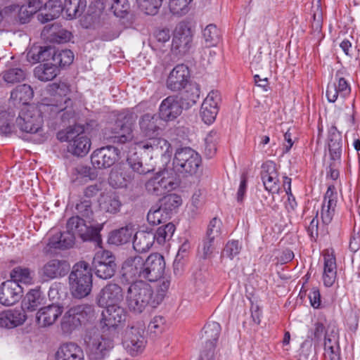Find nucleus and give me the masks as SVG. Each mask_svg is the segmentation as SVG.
<instances>
[{"label": "nucleus", "mask_w": 360, "mask_h": 360, "mask_svg": "<svg viewBox=\"0 0 360 360\" xmlns=\"http://www.w3.org/2000/svg\"><path fill=\"white\" fill-rule=\"evenodd\" d=\"M164 257L158 253L150 255L146 259L136 255L129 257L123 264V275L127 277L137 276L150 282L157 281L164 273Z\"/></svg>", "instance_id": "nucleus-1"}, {"label": "nucleus", "mask_w": 360, "mask_h": 360, "mask_svg": "<svg viewBox=\"0 0 360 360\" xmlns=\"http://www.w3.org/2000/svg\"><path fill=\"white\" fill-rule=\"evenodd\" d=\"M67 231L58 233L53 236L49 242V245L55 249H68L74 243L75 237L78 236L83 240H91L94 234V230L86 221L79 216L70 217L67 222Z\"/></svg>", "instance_id": "nucleus-2"}, {"label": "nucleus", "mask_w": 360, "mask_h": 360, "mask_svg": "<svg viewBox=\"0 0 360 360\" xmlns=\"http://www.w3.org/2000/svg\"><path fill=\"white\" fill-rule=\"evenodd\" d=\"M57 139L61 142H67L68 151L77 157H84L91 149V141L85 133L83 125L75 124L59 131Z\"/></svg>", "instance_id": "nucleus-3"}, {"label": "nucleus", "mask_w": 360, "mask_h": 360, "mask_svg": "<svg viewBox=\"0 0 360 360\" xmlns=\"http://www.w3.org/2000/svg\"><path fill=\"white\" fill-rule=\"evenodd\" d=\"M153 291L150 285L142 281L131 283L125 295L128 309L134 314L142 313L148 307H155L152 300Z\"/></svg>", "instance_id": "nucleus-4"}, {"label": "nucleus", "mask_w": 360, "mask_h": 360, "mask_svg": "<svg viewBox=\"0 0 360 360\" xmlns=\"http://www.w3.org/2000/svg\"><path fill=\"white\" fill-rule=\"evenodd\" d=\"M94 316L92 305L84 304L70 307L63 315L60 328L63 334L70 335L81 325L85 324Z\"/></svg>", "instance_id": "nucleus-5"}, {"label": "nucleus", "mask_w": 360, "mask_h": 360, "mask_svg": "<svg viewBox=\"0 0 360 360\" xmlns=\"http://www.w3.org/2000/svg\"><path fill=\"white\" fill-rule=\"evenodd\" d=\"M49 105L41 103L39 105L31 104L25 105L20 110L17 119L20 129L27 133L35 134L42 128L44 123L42 110H48Z\"/></svg>", "instance_id": "nucleus-6"}, {"label": "nucleus", "mask_w": 360, "mask_h": 360, "mask_svg": "<svg viewBox=\"0 0 360 360\" xmlns=\"http://www.w3.org/2000/svg\"><path fill=\"white\" fill-rule=\"evenodd\" d=\"M69 278L74 297L82 298L90 293L92 288V275L87 263L80 262L76 264Z\"/></svg>", "instance_id": "nucleus-7"}, {"label": "nucleus", "mask_w": 360, "mask_h": 360, "mask_svg": "<svg viewBox=\"0 0 360 360\" xmlns=\"http://www.w3.org/2000/svg\"><path fill=\"white\" fill-rule=\"evenodd\" d=\"M136 115L130 110L120 112L112 128V135L107 137L114 143H125L132 140L133 126L136 120Z\"/></svg>", "instance_id": "nucleus-8"}, {"label": "nucleus", "mask_w": 360, "mask_h": 360, "mask_svg": "<svg viewBox=\"0 0 360 360\" xmlns=\"http://www.w3.org/2000/svg\"><path fill=\"white\" fill-rule=\"evenodd\" d=\"M201 162L198 153L191 148L185 147L176 150L172 164L176 171L193 174L198 172Z\"/></svg>", "instance_id": "nucleus-9"}, {"label": "nucleus", "mask_w": 360, "mask_h": 360, "mask_svg": "<svg viewBox=\"0 0 360 360\" xmlns=\"http://www.w3.org/2000/svg\"><path fill=\"white\" fill-rule=\"evenodd\" d=\"M49 92L54 97L58 96L61 99L60 103L49 104V108L51 112L53 113H58L63 112L61 115V119L63 121L68 120L72 118L75 112L72 109H68L69 105L72 104V101L67 95L70 93V86L66 82L53 83L48 86ZM48 105V103H46Z\"/></svg>", "instance_id": "nucleus-10"}, {"label": "nucleus", "mask_w": 360, "mask_h": 360, "mask_svg": "<svg viewBox=\"0 0 360 360\" xmlns=\"http://www.w3.org/2000/svg\"><path fill=\"white\" fill-rule=\"evenodd\" d=\"M177 186L176 177L167 169L155 173L145 184L147 192L156 196L165 195L173 191Z\"/></svg>", "instance_id": "nucleus-11"}, {"label": "nucleus", "mask_w": 360, "mask_h": 360, "mask_svg": "<svg viewBox=\"0 0 360 360\" xmlns=\"http://www.w3.org/2000/svg\"><path fill=\"white\" fill-rule=\"evenodd\" d=\"M87 344L91 355L96 360L107 357L115 346L112 335L105 330L94 332L89 337Z\"/></svg>", "instance_id": "nucleus-12"}, {"label": "nucleus", "mask_w": 360, "mask_h": 360, "mask_svg": "<svg viewBox=\"0 0 360 360\" xmlns=\"http://www.w3.org/2000/svg\"><path fill=\"white\" fill-rule=\"evenodd\" d=\"M193 41V32L189 23L179 22L174 29L171 51L175 55H184L191 49Z\"/></svg>", "instance_id": "nucleus-13"}, {"label": "nucleus", "mask_w": 360, "mask_h": 360, "mask_svg": "<svg viewBox=\"0 0 360 360\" xmlns=\"http://www.w3.org/2000/svg\"><path fill=\"white\" fill-rule=\"evenodd\" d=\"M92 264L95 274L104 280L112 278L116 271L115 256L108 250L98 251L94 255Z\"/></svg>", "instance_id": "nucleus-14"}, {"label": "nucleus", "mask_w": 360, "mask_h": 360, "mask_svg": "<svg viewBox=\"0 0 360 360\" xmlns=\"http://www.w3.org/2000/svg\"><path fill=\"white\" fill-rule=\"evenodd\" d=\"M119 150L113 146L96 149L91 154V164L96 169H107L118 160Z\"/></svg>", "instance_id": "nucleus-15"}, {"label": "nucleus", "mask_w": 360, "mask_h": 360, "mask_svg": "<svg viewBox=\"0 0 360 360\" xmlns=\"http://www.w3.org/2000/svg\"><path fill=\"white\" fill-rule=\"evenodd\" d=\"M221 100L220 92L217 90H212L204 99L200 114L205 124H211L215 120Z\"/></svg>", "instance_id": "nucleus-16"}, {"label": "nucleus", "mask_w": 360, "mask_h": 360, "mask_svg": "<svg viewBox=\"0 0 360 360\" xmlns=\"http://www.w3.org/2000/svg\"><path fill=\"white\" fill-rule=\"evenodd\" d=\"M189 79L190 71L187 65L179 64L169 72L166 80V86L172 91H179L186 87Z\"/></svg>", "instance_id": "nucleus-17"}, {"label": "nucleus", "mask_w": 360, "mask_h": 360, "mask_svg": "<svg viewBox=\"0 0 360 360\" xmlns=\"http://www.w3.org/2000/svg\"><path fill=\"white\" fill-rule=\"evenodd\" d=\"M126 316V311L120 304L105 307L101 314V326L103 329H115L124 322Z\"/></svg>", "instance_id": "nucleus-18"}, {"label": "nucleus", "mask_w": 360, "mask_h": 360, "mask_svg": "<svg viewBox=\"0 0 360 360\" xmlns=\"http://www.w3.org/2000/svg\"><path fill=\"white\" fill-rule=\"evenodd\" d=\"M124 294L122 288L115 283L106 285L98 295V304L101 307L118 305L123 300Z\"/></svg>", "instance_id": "nucleus-19"}, {"label": "nucleus", "mask_w": 360, "mask_h": 360, "mask_svg": "<svg viewBox=\"0 0 360 360\" xmlns=\"http://www.w3.org/2000/svg\"><path fill=\"white\" fill-rule=\"evenodd\" d=\"M143 333L142 330L134 327L127 331L123 345L131 356H136L143 351L146 340Z\"/></svg>", "instance_id": "nucleus-20"}, {"label": "nucleus", "mask_w": 360, "mask_h": 360, "mask_svg": "<svg viewBox=\"0 0 360 360\" xmlns=\"http://www.w3.org/2000/svg\"><path fill=\"white\" fill-rule=\"evenodd\" d=\"M261 178L266 191L277 193L280 191L278 174L276 164L266 161L262 165Z\"/></svg>", "instance_id": "nucleus-21"}, {"label": "nucleus", "mask_w": 360, "mask_h": 360, "mask_svg": "<svg viewBox=\"0 0 360 360\" xmlns=\"http://www.w3.org/2000/svg\"><path fill=\"white\" fill-rule=\"evenodd\" d=\"M22 292L20 284L7 280L0 285V303L5 306L13 305L20 300Z\"/></svg>", "instance_id": "nucleus-22"}, {"label": "nucleus", "mask_w": 360, "mask_h": 360, "mask_svg": "<svg viewBox=\"0 0 360 360\" xmlns=\"http://www.w3.org/2000/svg\"><path fill=\"white\" fill-rule=\"evenodd\" d=\"M69 269L70 265L66 261L53 259L47 262L39 273L44 279L50 280L64 276Z\"/></svg>", "instance_id": "nucleus-23"}, {"label": "nucleus", "mask_w": 360, "mask_h": 360, "mask_svg": "<svg viewBox=\"0 0 360 360\" xmlns=\"http://www.w3.org/2000/svg\"><path fill=\"white\" fill-rule=\"evenodd\" d=\"M322 280L326 287L333 285L337 277L336 258L332 250H326L323 254Z\"/></svg>", "instance_id": "nucleus-24"}, {"label": "nucleus", "mask_w": 360, "mask_h": 360, "mask_svg": "<svg viewBox=\"0 0 360 360\" xmlns=\"http://www.w3.org/2000/svg\"><path fill=\"white\" fill-rule=\"evenodd\" d=\"M337 193L334 186H328L325 194L321 210V218L323 224H330L335 214Z\"/></svg>", "instance_id": "nucleus-25"}, {"label": "nucleus", "mask_w": 360, "mask_h": 360, "mask_svg": "<svg viewBox=\"0 0 360 360\" xmlns=\"http://www.w3.org/2000/svg\"><path fill=\"white\" fill-rule=\"evenodd\" d=\"M148 138L149 139L146 142L136 143L137 147L148 152L155 153L156 155L170 156L172 147L168 141L162 138H156L155 136Z\"/></svg>", "instance_id": "nucleus-26"}, {"label": "nucleus", "mask_w": 360, "mask_h": 360, "mask_svg": "<svg viewBox=\"0 0 360 360\" xmlns=\"http://www.w3.org/2000/svg\"><path fill=\"white\" fill-rule=\"evenodd\" d=\"M55 360H85L82 348L77 344L68 342L61 344L57 349Z\"/></svg>", "instance_id": "nucleus-27"}, {"label": "nucleus", "mask_w": 360, "mask_h": 360, "mask_svg": "<svg viewBox=\"0 0 360 360\" xmlns=\"http://www.w3.org/2000/svg\"><path fill=\"white\" fill-rule=\"evenodd\" d=\"M182 112V108L175 96H168L165 98L159 108L160 118L165 121L176 119Z\"/></svg>", "instance_id": "nucleus-28"}, {"label": "nucleus", "mask_w": 360, "mask_h": 360, "mask_svg": "<svg viewBox=\"0 0 360 360\" xmlns=\"http://www.w3.org/2000/svg\"><path fill=\"white\" fill-rule=\"evenodd\" d=\"M63 308L57 304L41 307L36 314V320L41 327L52 326L61 316Z\"/></svg>", "instance_id": "nucleus-29"}, {"label": "nucleus", "mask_w": 360, "mask_h": 360, "mask_svg": "<svg viewBox=\"0 0 360 360\" xmlns=\"http://www.w3.org/2000/svg\"><path fill=\"white\" fill-rule=\"evenodd\" d=\"M161 119L156 115L145 114L139 120L141 132L146 137H153L159 134L161 130Z\"/></svg>", "instance_id": "nucleus-30"}, {"label": "nucleus", "mask_w": 360, "mask_h": 360, "mask_svg": "<svg viewBox=\"0 0 360 360\" xmlns=\"http://www.w3.org/2000/svg\"><path fill=\"white\" fill-rule=\"evenodd\" d=\"M351 93V87L343 77L338 79V83L329 84L326 89V97L330 103H334L340 95L342 98L347 97Z\"/></svg>", "instance_id": "nucleus-31"}, {"label": "nucleus", "mask_w": 360, "mask_h": 360, "mask_svg": "<svg viewBox=\"0 0 360 360\" xmlns=\"http://www.w3.org/2000/svg\"><path fill=\"white\" fill-rule=\"evenodd\" d=\"M25 320V314L20 310H5L0 313V328H13L22 325Z\"/></svg>", "instance_id": "nucleus-32"}, {"label": "nucleus", "mask_w": 360, "mask_h": 360, "mask_svg": "<svg viewBox=\"0 0 360 360\" xmlns=\"http://www.w3.org/2000/svg\"><path fill=\"white\" fill-rule=\"evenodd\" d=\"M98 205L102 211L115 214L120 211L122 204L118 196L114 192L110 191L101 195Z\"/></svg>", "instance_id": "nucleus-33"}, {"label": "nucleus", "mask_w": 360, "mask_h": 360, "mask_svg": "<svg viewBox=\"0 0 360 360\" xmlns=\"http://www.w3.org/2000/svg\"><path fill=\"white\" fill-rule=\"evenodd\" d=\"M155 242L153 232L140 231L134 235L133 247L136 252H145L150 250Z\"/></svg>", "instance_id": "nucleus-34"}, {"label": "nucleus", "mask_w": 360, "mask_h": 360, "mask_svg": "<svg viewBox=\"0 0 360 360\" xmlns=\"http://www.w3.org/2000/svg\"><path fill=\"white\" fill-rule=\"evenodd\" d=\"M134 233V230L132 226H126L110 232L108 241L110 244L115 245L125 244L131 240Z\"/></svg>", "instance_id": "nucleus-35"}, {"label": "nucleus", "mask_w": 360, "mask_h": 360, "mask_svg": "<svg viewBox=\"0 0 360 360\" xmlns=\"http://www.w3.org/2000/svg\"><path fill=\"white\" fill-rule=\"evenodd\" d=\"M221 331V326L217 322L207 323L202 334V339L206 347H215Z\"/></svg>", "instance_id": "nucleus-36"}, {"label": "nucleus", "mask_w": 360, "mask_h": 360, "mask_svg": "<svg viewBox=\"0 0 360 360\" xmlns=\"http://www.w3.org/2000/svg\"><path fill=\"white\" fill-rule=\"evenodd\" d=\"M34 91L32 88L28 84H22L14 89L11 94V99L17 103H22L27 105V103L32 98Z\"/></svg>", "instance_id": "nucleus-37"}, {"label": "nucleus", "mask_w": 360, "mask_h": 360, "mask_svg": "<svg viewBox=\"0 0 360 360\" xmlns=\"http://www.w3.org/2000/svg\"><path fill=\"white\" fill-rule=\"evenodd\" d=\"M58 74V67L53 64H41L37 66L34 70L36 78L42 82H48L53 79Z\"/></svg>", "instance_id": "nucleus-38"}, {"label": "nucleus", "mask_w": 360, "mask_h": 360, "mask_svg": "<svg viewBox=\"0 0 360 360\" xmlns=\"http://www.w3.org/2000/svg\"><path fill=\"white\" fill-rule=\"evenodd\" d=\"M53 52L51 46H33L27 53V60L35 64L41 60H48Z\"/></svg>", "instance_id": "nucleus-39"}, {"label": "nucleus", "mask_w": 360, "mask_h": 360, "mask_svg": "<svg viewBox=\"0 0 360 360\" xmlns=\"http://www.w3.org/2000/svg\"><path fill=\"white\" fill-rule=\"evenodd\" d=\"M60 1L64 11L70 19L76 18L86 6L85 0H62Z\"/></svg>", "instance_id": "nucleus-40"}, {"label": "nucleus", "mask_w": 360, "mask_h": 360, "mask_svg": "<svg viewBox=\"0 0 360 360\" xmlns=\"http://www.w3.org/2000/svg\"><path fill=\"white\" fill-rule=\"evenodd\" d=\"M170 31L167 28L156 30L150 39V46L153 49L160 50L170 39Z\"/></svg>", "instance_id": "nucleus-41"}, {"label": "nucleus", "mask_w": 360, "mask_h": 360, "mask_svg": "<svg viewBox=\"0 0 360 360\" xmlns=\"http://www.w3.org/2000/svg\"><path fill=\"white\" fill-rule=\"evenodd\" d=\"M51 56L53 62V65H56V67L69 65L74 60V54L69 49L55 51L53 49V52Z\"/></svg>", "instance_id": "nucleus-42"}, {"label": "nucleus", "mask_w": 360, "mask_h": 360, "mask_svg": "<svg viewBox=\"0 0 360 360\" xmlns=\"http://www.w3.org/2000/svg\"><path fill=\"white\" fill-rule=\"evenodd\" d=\"M41 300L40 292L37 290H32L25 297L22 307L24 310L28 311H35L41 304Z\"/></svg>", "instance_id": "nucleus-43"}, {"label": "nucleus", "mask_w": 360, "mask_h": 360, "mask_svg": "<svg viewBox=\"0 0 360 360\" xmlns=\"http://www.w3.org/2000/svg\"><path fill=\"white\" fill-rule=\"evenodd\" d=\"M169 218V213L165 210L161 205L159 207H152L147 214V220L152 225H158L165 222Z\"/></svg>", "instance_id": "nucleus-44"}, {"label": "nucleus", "mask_w": 360, "mask_h": 360, "mask_svg": "<svg viewBox=\"0 0 360 360\" xmlns=\"http://www.w3.org/2000/svg\"><path fill=\"white\" fill-rule=\"evenodd\" d=\"M11 280L20 284V283L25 284L32 283V277L31 271L29 268L17 266L13 268L10 272Z\"/></svg>", "instance_id": "nucleus-45"}, {"label": "nucleus", "mask_w": 360, "mask_h": 360, "mask_svg": "<svg viewBox=\"0 0 360 360\" xmlns=\"http://www.w3.org/2000/svg\"><path fill=\"white\" fill-rule=\"evenodd\" d=\"M175 229V226L172 223H168L165 226L159 227L155 233H153L155 240H156L159 245L165 244L172 238Z\"/></svg>", "instance_id": "nucleus-46"}, {"label": "nucleus", "mask_w": 360, "mask_h": 360, "mask_svg": "<svg viewBox=\"0 0 360 360\" xmlns=\"http://www.w3.org/2000/svg\"><path fill=\"white\" fill-rule=\"evenodd\" d=\"M330 155L333 160H338L342 153V139L338 132H333L330 135L328 142Z\"/></svg>", "instance_id": "nucleus-47"}, {"label": "nucleus", "mask_w": 360, "mask_h": 360, "mask_svg": "<svg viewBox=\"0 0 360 360\" xmlns=\"http://www.w3.org/2000/svg\"><path fill=\"white\" fill-rule=\"evenodd\" d=\"M203 37L208 46H214L220 41L221 33L215 25L210 24L203 30Z\"/></svg>", "instance_id": "nucleus-48"}, {"label": "nucleus", "mask_w": 360, "mask_h": 360, "mask_svg": "<svg viewBox=\"0 0 360 360\" xmlns=\"http://www.w3.org/2000/svg\"><path fill=\"white\" fill-rule=\"evenodd\" d=\"M26 78V72L21 68H13L5 70L3 72V79L8 84H15L24 81Z\"/></svg>", "instance_id": "nucleus-49"}, {"label": "nucleus", "mask_w": 360, "mask_h": 360, "mask_svg": "<svg viewBox=\"0 0 360 360\" xmlns=\"http://www.w3.org/2000/svg\"><path fill=\"white\" fill-rule=\"evenodd\" d=\"M139 8L147 15H155L162 5V0H136Z\"/></svg>", "instance_id": "nucleus-50"}, {"label": "nucleus", "mask_w": 360, "mask_h": 360, "mask_svg": "<svg viewBox=\"0 0 360 360\" xmlns=\"http://www.w3.org/2000/svg\"><path fill=\"white\" fill-rule=\"evenodd\" d=\"M182 204V199L176 194H169L161 200V206L169 213L178 208Z\"/></svg>", "instance_id": "nucleus-51"}, {"label": "nucleus", "mask_w": 360, "mask_h": 360, "mask_svg": "<svg viewBox=\"0 0 360 360\" xmlns=\"http://www.w3.org/2000/svg\"><path fill=\"white\" fill-rule=\"evenodd\" d=\"M324 356L326 360H340L339 347L335 343L332 344L331 340L325 336L324 338Z\"/></svg>", "instance_id": "nucleus-52"}, {"label": "nucleus", "mask_w": 360, "mask_h": 360, "mask_svg": "<svg viewBox=\"0 0 360 360\" xmlns=\"http://www.w3.org/2000/svg\"><path fill=\"white\" fill-rule=\"evenodd\" d=\"M222 222L220 219L213 218L209 223L206 237L211 240H217L221 234Z\"/></svg>", "instance_id": "nucleus-53"}, {"label": "nucleus", "mask_w": 360, "mask_h": 360, "mask_svg": "<svg viewBox=\"0 0 360 360\" xmlns=\"http://www.w3.org/2000/svg\"><path fill=\"white\" fill-rule=\"evenodd\" d=\"M166 320L162 316H155L150 321L148 329L155 335L162 334L166 330Z\"/></svg>", "instance_id": "nucleus-54"}, {"label": "nucleus", "mask_w": 360, "mask_h": 360, "mask_svg": "<svg viewBox=\"0 0 360 360\" xmlns=\"http://www.w3.org/2000/svg\"><path fill=\"white\" fill-rule=\"evenodd\" d=\"M191 1L192 0H169V10L174 15H184L188 11V5Z\"/></svg>", "instance_id": "nucleus-55"}, {"label": "nucleus", "mask_w": 360, "mask_h": 360, "mask_svg": "<svg viewBox=\"0 0 360 360\" xmlns=\"http://www.w3.org/2000/svg\"><path fill=\"white\" fill-rule=\"evenodd\" d=\"M91 168L84 165H78L72 169L71 179L73 182L82 184L84 179L89 177Z\"/></svg>", "instance_id": "nucleus-56"}, {"label": "nucleus", "mask_w": 360, "mask_h": 360, "mask_svg": "<svg viewBox=\"0 0 360 360\" xmlns=\"http://www.w3.org/2000/svg\"><path fill=\"white\" fill-rule=\"evenodd\" d=\"M77 214L85 218L89 223L93 220V211L91 208V202L90 200H84L80 201L76 205Z\"/></svg>", "instance_id": "nucleus-57"}, {"label": "nucleus", "mask_w": 360, "mask_h": 360, "mask_svg": "<svg viewBox=\"0 0 360 360\" xmlns=\"http://www.w3.org/2000/svg\"><path fill=\"white\" fill-rule=\"evenodd\" d=\"M241 245L238 240H229L223 250L222 257L233 259L239 255Z\"/></svg>", "instance_id": "nucleus-58"}, {"label": "nucleus", "mask_w": 360, "mask_h": 360, "mask_svg": "<svg viewBox=\"0 0 360 360\" xmlns=\"http://www.w3.org/2000/svg\"><path fill=\"white\" fill-rule=\"evenodd\" d=\"M110 184L115 188L126 187L131 181L130 176H126L122 173L112 172L110 176Z\"/></svg>", "instance_id": "nucleus-59"}, {"label": "nucleus", "mask_w": 360, "mask_h": 360, "mask_svg": "<svg viewBox=\"0 0 360 360\" xmlns=\"http://www.w3.org/2000/svg\"><path fill=\"white\" fill-rule=\"evenodd\" d=\"M41 2L40 0H30L27 5H23L20 9V14H25L26 17L29 18L38 10L41 8Z\"/></svg>", "instance_id": "nucleus-60"}, {"label": "nucleus", "mask_w": 360, "mask_h": 360, "mask_svg": "<svg viewBox=\"0 0 360 360\" xmlns=\"http://www.w3.org/2000/svg\"><path fill=\"white\" fill-rule=\"evenodd\" d=\"M215 240H211L210 238H205L200 248V253L203 259H207L211 257L214 250H215Z\"/></svg>", "instance_id": "nucleus-61"}, {"label": "nucleus", "mask_w": 360, "mask_h": 360, "mask_svg": "<svg viewBox=\"0 0 360 360\" xmlns=\"http://www.w3.org/2000/svg\"><path fill=\"white\" fill-rule=\"evenodd\" d=\"M111 8L116 16L122 17L129 8V4L128 0H113Z\"/></svg>", "instance_id": "nucleus-62"}, {"label": "nucleus", "mask_w": 360, "mask_h": 360, "mask_svg": "<svg viewBox=\"0 0 360 360\" xmlns=\"http://www.w3.org/2000/svg\"><path fill=\"white\" fill-rule=\"evenodd\" d=\"M309 299L311 307L319 309L321 304L320 291L317 288H313L309 293Z\"/></svg>", "instance_id": "nucleus-63"}, {"label": "nucleus", "mask_w": 360, "mask_h": 360, "mask_svg": "<svg viewBox=\"0 0 360 360\" xmlns=\"http://www.w3.org/2000/svg\"><path fill=\"white\" fill-rule=\"evenodd\" d=\"M214 348L212 347H206L200 353L198 360H216V354L214 352Z\"/></svg>", "instance_id": "nucleus-64"}]
</instances>
